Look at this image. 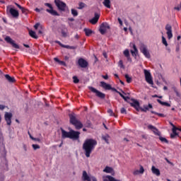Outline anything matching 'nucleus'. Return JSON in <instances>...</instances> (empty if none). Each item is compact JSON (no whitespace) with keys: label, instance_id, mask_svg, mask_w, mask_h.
<instances>
[{"label":"nucleus","instance_id":"obj_56","mask_svg":"<svg viewBox=\"0 0 181 181\" xmlns=\"http://www.w3.org/2000/svg\"><path fill=\"white\" fill-rule=\"evenodd\" d=\"M0 110H1V111H4V110H5V105H0Z\"/></svg>","mask_w":181,"mask_h":181},{"label":"nucleus","instance_id":"obj_26","mask_svg":"<svg viewBox=\"0 0 181 181\" xmlns=\"http://www.w3.org/2000/svg\"><path fill=\"white\" fill-rule=\"evenodd\" d=\"M103 4L104 6H105L108 9L111 8V1H110V0H104Z\"/></svg>","mask_w":181,"mask_h":181},{"label":"nucleus","instance_id":"obj_31","mask_svg":"<svg viewBox=\"0 0 181 181\" xmlns=\"http://www.w3.org/2000/svg\"><path fill=\"white\" fill-rule=\"evenodd\" d=\"M54 62H57V63H59V64H60L61 66H66V62H64V61H60L57 57L54 58Z\"/></svg>","mask_w":181,"mask_h":181},{"label":"nucleus","instance_id":"obj_59","mask_svg":"<svg viewBox=\"0 0 181 181\" xmlns=\"http://www.w3.org/2000/svg\"><path fill=\"white\" fill-rule=\"evenodd\" d=\"M157 115L158 117H165V115L162 114V113H157Z\"/></svg>","mask_w":181,"mask_h":181},{"label":"nucleus","instance_id":"obj_58","mask_svg":"<svg viewBox=\"0 0 181 181\" xmlns=\"http://www.w3.org/2000/svg\"><path fill=\"white\" fill-rule=\"evenodd\" d=\"M175 93L177 97H180V93H179V91L177 90Z\"/></svg>","mask_w":181,"mask_h":181},{"label":"nucleus","instance_id":"obj_42","mask_svg":"<svg viewBox=\"0 0 181 181\" xmlns=\"http://www.w3.org/2000/svg\"><path fill=\"white\" fill-rule=\"evenodd\" d=\"M34 151H36V149H40V146L37 145V144H33L32 145Z\"/></svg>","mask_w":181,"mask_h":181},{"label":"nucleus","instance_id":"obj_23","mask_svg":"<svg viewBox=\"0 0 181 181\" xmlns=\"http://www.w3.org/2000/svg\"><path fill=\"white\" fill-rule=\"evenodd\" d=\"M82 177L84 181H91V177L88 176L86 171H83Z\"/></svg>","mask_w":181,"mask_h":181},{"label":"nucleus","instance_id":"obj_53","mask_svg":"<svg viewBox=\"0 0 181 181\" xmlns=\"http://www.w3.org/2000/svg\"><path fill=\"white\" fill-rule=\"evenodd\" d=\"M175 136H177V133L175 131V134L173 132V134H170V138L173 139Z\"/></svg>","mask_w":181,"mask_h":181},{"label":"nucleus","instance_id":"obj_45","mask_svg":"<svg viewBox=\"0 0 181 181\" xmlns=\"http://www.w3.org/2000/svg\"><path fill=\"white\" fill-rule=\"evenodd\" d=\"M120 97H122V98H123V100H124V101H127V100H129V97L128 96H124L122 93L119 95Z\"/></svg>","mask_w":181,"mask_h":181},{"label":"nucleus","instance_id":"obj_54","mask_svg":"<svg viewBox=\"0 0 181 181\" xmlns=\"http://www.w3.org/2000/svg\"><path fill=\"white\" fill-rule=\"evenodd\" d=\"M139 170H136L133 172V175H134V176H136L138 175H139Z\"/></svg>","mask_w":181,"mask_h":181},{"label":"nucleus","instance_id":"obj_43","mask_svg":"<svg viewBox=\"0 0 181 181\" xmlns=\"http://www.w3.org/2000/svg\"><path fill=\"white\" fill-rule=\"evenodd\" d=\"M73 80H74V83H75V84H77V83H78L80 81V80H78V78H77V76H73Z\"/></svg>","mask_w":181,"mask_h":181},{"label":"nucleus","instance_id":"obj_25","mask_svg":"<svg viewBox=\"0 0 181 181\" xmlns=\"http://www.w3.org/2000/svg\"><path fill=\"white\" fill-rule=\"evenodd\" d=\"M103 172H105V173H114V169L111 167L106 166Z\"/></svg>","mask_w":181,"mask_h":181},{"label":"nucleus","instance_id":"obj_7","mask_svg":"<svg viewBox=\"0 0 181 181\" xmlns=\"http://www.w3.org/2000/svg\"><path fill=\"white\" fill-rule=\"evenodd\" d=\"M89 90L92 93L95 94L96 97H98V98H101L102 100H104V98H105V95L103 92H100V90H97L95 88L90 86Z\"/></svg>","mask_w":181,"mask_h":181},{"label":"nucleus","instance_id":"obj_16","mask_svg":"<svg viewBox=\"0 0 181 181\" xmlns=\"http://www.w3.org/2000/svg\"><path fill=\"white\" fill-rule=\"evenodd\" d=\"M78 64L80 67H82V69H86V67L88 66V62H87L84 59L80 58L78 61Z\"/></svg>","mask_w":181,"mask_h":181},{"label":"nucleus","instance_id":"obj_21","mask_svg":"<svg viewBox=\"0 0 181 181\" xmlns=\"http://www.w3.org/2000/svg\"><path fill=\"white\" fill-rule=\"evenodd\" d=\"M151 172L156 176H160V170L158 168H155V165L151 167Z\"/></svg>","mask_w":181,"mask_h":181},{"label":"nucleus","instance_id":"obj_46","mask_svg":"<svg viewBox=\"0 0 181 181\" xmlns=\"http://www.w3.org/2000/svg\"><path fill=\"white\" fill-rule=\"evenodd\" d=\"M21 10L22 13H24L25 15H26L28 13V9L22 7V8Z\"/></svg>","mask_w":181,"mask_h":181},{"label":"nucleus","instance_id":"obj_62","mask_svg":"<svg viewBox=\"0 0 181 181\" xmlns=\"http://www.w3.org/2000/svg\"><path fill=\"white\" fill-rule=\"evenodd\" d=\"M127 58L128 62H132V59H131V57H126Z\"/></svg>","mask_w":181,"mask_h":181},{"label":"nucleus","instance_id":"obj_28","mask_svg":"<svg viewBox=\"0 0 181 181\" xmlns=\"http://www.w3.org/2000/svg\"><path fill=\"white\" fill-rule=\"evenodd\" d=\"M157 103H158L161 105H165V107H170V104L168 103L167 102H163L160 99H157Z\"/></svg>","mask_w":181,"mask_h":181},{"label":"nucleus","instance_id":"obj_64","mask_svg":"<svg viewBox=\"0 0 181 181\" xmlns=\"http://www.w3.org/2000/svg\"><path fill=\"white\" fill-rule=\"evenodd\" d=\"M35 12H40V8H36L35 9Z\"/></svg>","mask_w":181,"mask_h":181},{"label":"nucleus","instance_id":"obj_37","mask_svg":"<svg viewBox=\"0 0 181 181\" xmlns=\"http://www.w3.org/2000/svg\"><path fill=\"white\" fill-rule=\"evenodd\" d=\"M118 66L120 67V69H125V66H124V62L122 60H119L118 62Z\"/></svg>","mask_w":181,"mask_h":181},{"label":"nucleus","instance_id":"obj_33","mask_svg":"<svg viewBox=\"0 0 181 181\" xmlns=\"http://www.w3.org/2000/svg\"><path fill=\"white\" fill-rule=\"evenodd\" d=\"M71 15L73 16H74V17L78 16V11H77V10H76L74 8H71Z\"/></svg>","mask_w":181,"mask_h":181},{"label":"nucleus","instance_id":"obj_11","mask_svg":"<svg viewBox=\"0 0 181 181\" xmlns=\"http://www.w3.org/2000/svg\"><path fill=\"white\" fill-rule=\"evenodd\" d=\"M4 119L7 125H11V124H12V113L6 112Z\"/></svg>","mask_w":181,"mask_h":181},{"label":"nucleus","instance_id":"obj_48","mask_svg":"<svg viewBox=\"0 0 181 181\" xmlns=\"http://www.w3.org/2000/svg\"><path fill=\"white\" fill-rule=\"evenodd\" d=\"M139 172L141 175L144 174V172H145V169H144V167L142 165L140 166V170H139Z\"/></svg>","mask_w":181,"mask_h":181},{"label":"nucleus","instance_id":"obj_14","mask_svg":"<svg viewBox=\"0 0 181 181\" xmlns=\"http://www.w3.org/2000/svg\"><path fill=\"white\" fill-rule=\"evenodd\" d=\"M59 29L61 30V33L62 35V37H67V36L69 35V31H68L67 28L66 27V25H61V26L59 27Z\"/></svg>","mask_w":181,"mask_h":181},{"label":"nucleus","instance_id":"obj_18","mask_svg":"<svg viewBox=\"0 0 181 181\" xmlns=\"http://www.w3.org/2000/svg\"><path fill=\"white\" fill-rule=\"evenodd\" d=\"M148 129H151V131L155 134V135L160 136V132L156 127H153L152 124H149L148 126Z\"/></svg>","mask_w":181,"mask_h":181},{"label":"nucleus","instance_id":"obj_19","mask_svg":"<svg viewBox=\"0 0 181 181\" xmlns=\"http://www.w3.org/2000/svg\"><path fill=\"white\" fill-rule=\"evenodd\" d=\"M132 107H134L136 111H139V102L136 100H132V103H130Z\"/></svg>","mask_w":181,"mask_h":181},{"label":"nucleus","instance_id":"obj_39","mask_svg":"<svg viewBox=\"0 0 181 181\" xmlns=\"http://www.w3.org/2000/svg\"><path fill=\"white\" fill-rule=\"evenodd\" d=\"M177 131H180L181 132V127H176L174 126V129H173V133L176 134Z\"/></svg>","mask_w":181,"mask_h":181},{"label":"nucleus","instance_id":"obj_47","mask_svg":"<svg viewBox=\"0 0 181 181\" xmlns=\"http://www.w3.org/2000/svg\"><path fill=\"white\" fill-rule=\"evenodd\" d=\"M84 6H86V4L84 3H79V7L78 9H83V8H84Z\"/></svg>","mask_w":181,"mask_h":181},{"label":"nucleus","instance_id":"obj_15","mask_svg":"<svg viewBox=\"0 0 181 181\" xmlns=\"http://www.w3.org/2000/svg\"><path fill=\"white\" fill-rule=\"evenodd\" d=\"M9 13L13 16V18H19V11H18L16 9L13 8H11L9 9H7Z\"/></svg>","mask_w":181,"mask_h":181},{"label":"nucleus","instance_id":"obj_49","mask_svg":"<svg viewBox=\"0 0 181 181\" xmlns=\"http://www.w3.org/2000/svg\"><path fill=\"white\" fill-rule=\"evenodd\" d=\"M149 110V107H148V106H144L143 109H141V111H143L144 112H146V111Z\"/></svg>","mask_w":181,"mask_h":181},{"label":"nucleus","instance_id":"obj_30","mask_svg":"<svg viewBox=\"0 0 181 181\" xmlns=\"http://www.w3.org/2000/svg\"><path fill=\"white\" fill-rule=\"evenodd\" d=\"M29 35L31 37H33V39H37V36L36 35V33L33 30L29 31Z\"/></svg>","mask_w":181,"mask_h":181},{"label":"nucleus","instance_id":"obj_40","mask_svg":"<svg viewBox=\"0 0 181 181\" xmlns=\"http://www.w3.org/2000/svg\"><path fill=\"white\" fill-rule=\"evenodd\" d=\"M57 43H59L62 47H64L65 49H70V45H62L59 41L57 42Z\"/></svg>","mask_w":181,"mask_h":181},{"label":"nucleus","instance_id":"obj_55","mask_svg":"<svg viewBox=\"0 0 181 181\" xmlns=\"http://www.w3.org/2000/svg\"><path fill=\"white\" fill-rule=\"evenodd\" d=\"M117 21H118V22H119L120 26H122V20H121V18H117Z\"/></svg>","mask_w":181,"mask_h":181},{"label":"nucleus","instance_id":"obj_29","mask_svg":"<svg viewBox=\"0 0 181 181\" xmlns=\"http://www.w3.org/2000/svg\"><path fill=\"white\" fill-rule=\"evenodd\" d=\"M83 30L85 32L86 36H90L93 33V30H91L88 29V28H84Z\"/></svg>","mask_w":181,"mask_h":181},{"label":"nucleus","instance_id":"obj_57","mask_svg":"<svg viewBox=\"0 0 181 181\" xmlns=\"http://www.w3.org/2000/svg\"><path fill=\"white\" fill-rule=\"evenodd\" d=\"M102 77H103V78H104L105 80H108V75H103Z\"/></svg>","mask_w":181,"mask_h":181},{"label":"nucleus","instance_id":"obj_63","mask_svg":"<svg viewBox=\"0 0 181 181\" xmlns=\"http://www.w3.org/2000/svg\"><path fill=\"white\" fill-rule=\"evenodd\" d=\"M68 21H70V22H74V18H68Z\"/></svg>","mask_w":181,"mask_h":181},{"label":"nucleus","instance_id":"obj_6","mask_svg":"<svg viewBox=\"0 0 181 181\" xmlns=\"http://www.w3.org/2000/svg\"><path fill=\"white\" fill-rule=\"evenodd\" d=\"M144 73L146 83H148V84H151V86H153V79H152V75L151 74V71L144 69Z\"/></svg>","mask_w":181,"mask_h":181},{"label":"nucleus","instance_id":"obj_13","mask_svg":"<svg viewBox=\"0 0 181 181\" xmlns=\"http://www.w3.org/2000/svg\"><path fill=\"white\" fill-rule=\"evenodd\" d=\"M80 138V132L74 130L70 131L69 139H78Z\"/></svg>","mask_w":181,"mask_h":181},{"label":"nucleus","instance_id":"obj_27","mask_svg":"<svg viewBox=\"0 0 181 181\" xmlns=\"http://www.w3.org/2000/svg\"><path fill=\"white\" fill-rule=\"evenodd\" d=\"M5 77L8 83H15V78L11 77V76L6 74Z\"/></svg>","mask_w":181,"mask_h":181},{"label":"nucleus","instance_id":"obj_10","mask_svg":"<svg viewBox=\"0 0 181 181\" xmlns=\"http://www.w3.org/2000/svg\"><path fill=\"white\" fill-rule=\"evenodd\" d=\"M165 30L167 36H168V39L169 40H170V39H172V37H173V33H172V25H170V24H167L165 25Z\"/></svg>","mask_w":181,"mask_h":181},{"label":"nucleus","instance_id":"obj_1","mask_svg":"<svg viewBox=\"0 0 181 181\" xmlns=\"http://www.w3.org/2000/svg\"><path fill=\"white\" fill-rule=\"evenodd\" d=\"M97 146V141L93 139H88L85 141L83 144V149L85 152V156L86 158H90L91 152L94 151L95 146Z\"/></svg>","mask_w":181,"mask_h":181},{"label":"nucleus","instance_id":"obj_44","mask_svg":"<svg viewBox=\"0 0 181 181\" xmlns=\"http://www.w3.org/2000/svg\"><path fill=\"white\" fill-rule=\"evenodd\" d=\"M30 139H32L33 141H37V142H40V139H37V138H34L32 136V135L30 134Z\"/></svg>","mask_w":181,"mask_h":181},{"label":"nucleus","instance_id":"obj_41","mask_svg":"<svg viewBox=\"0 0 181 181\" xmlns=\"http://www.w3.org/2000/svg\"><path fill=\"white\" fill-rule=\"evenodd\" d=\"M123 54L125 56V57H129V50L125 49L123 52Z\"/></svg>","mask_w":181,"mask_h":181},{"label":"nucleus","instance_id":"obj_38","mask_svg":"<svg viewBox=\"0 0 181 181\" xmlns=\"http://www.w3.org/2000/svg\"><path fill=\"white\" fill-rule=\"evenodd\" d=\"M159 139L160 141H161V142H164L165 144H169V141L165 137L160 136Z\"/></svg>","mask_w":181,"mask_h":181},{"label":"nucleus","instance_id":"obj_4","mask_svg":"<svg viewBox=\"0 0 181 181\" xmlns=\"http://www.w3.org/2000/svg\"><path fill=\"white\" fill-rule=\"evenodd\" d=\"M139 50L146 59H151V53H149L148 47L145 44L140 45Z\"/></svg>","mask_w":181,"mask_h":181},{"label":"nucleus","instance_id":"obj_2","mask_svg":"<svg viewBox=\"0 0 181 181\" xmlns=\"http://www.w3.org/2000/svg\"><path fill=\"white\" fill-rule=\"evenodd\" d=\"M0 152L1 155V165L3 168H6V170H8V160H6V148L5 147V144L3 143L0 146Z\"/></svg>","mask_w":181,"mask_h":181},{"label":"nucleus","instance_id":"obj_50","mask_svg":"<svg viewBox=\"0 0 181 181\" xmlns=\"http://www.w3.org/2000/svg\"><path fill=\"white\" fill-rule=\"evenodd\" d=\"M175 11H180L181 9V4H180L177 6L174 7Z\"/></svg>","mask_w":181,"mask_h":181},{"label":"nucleus","instance_id":"obj_12","mask_svg":"<svg viewBox=\"0 0 181 181\" xmlns=\"http://www.w3.org/2000/svg\"><path fill=\"white\" fill-rule=\"evenodd\" d=\"M5 40L6 42H7V43H10L11 45L13 46V47H14V49H19V45L16 43H15V41L13 40H12V38H11V37L7 36L5 37Z\"/></svg>","mask_w":181,"mask_h":181},{"label":"nucleus","instance_id":"obj_8","mask_svg":"<svg viewBox=\"0 0 181 181\" xmlns=\"http://www.w3.org/2000/svg\"><path fill=\"white\" fill-rule=\"evenodd\" d=\"M108 29H110V25L107 23H103L100 26L99 32L101 35H105Z\"/></svg>","mask_w":181,"mask_h":181},{"label":"nucleus","instance_id":"obj_5","mask_svg":"<svg viewBox=\"0 0 181 181\" xmlns=\"http://www.w3.org/2000/svg\"><path fill=\"white\" fill-rule=\"evenodd\" d=\"M54 3L59 11L62 12H64L66 11V8H67L66 3L62 1L61 0H54Z\"/></svg>","mask_w":181,"mask_h":181},{"label":"nucleus","instance_id":"obj_22","mask_svg":"<svg viewBox=\"0 0 181 181\" xmlns=\"http://www.w3.org/2000/svg\"><path fill=\"white\" fill-rule=\"evenodd\" d=\"M100 86L101 87H103V88H105V90H111V85L104 82V81H101L100 82Z\"/></svg>","mask_w":181,"mask_h":181},{"label":"nucleus","instance_id":"obj_17","mask_svg":"<svg viewBox=\"0 0 181 181\" xmlns=\"http://www.w3.org/2000/svg\"><path fill=\"white\" fill-rule=\"evenodd\" d=\"M100 19V14L95 13V16L89 21L90 23L92 25H95L97 22H98V20Z\"/></svg>","mask_w":181,"mask_h":181},{"label":"nucleus","instance_id":"obj_9","mask_svg":"<svg viewBox=\"0 0 181 181\" xmlns=\"http://www.w3.org/2000/svg\"><path fill=\"white\" fill-rule=\"evenodd\" d=\"M45 6H47L48 8H49V9H47V12H48V13H50L51 15H53V16H59V13H57V11H54L53 9V6H52V4H49V3H45Z\"/></svg>","mask_w":181,"mask_h":181},{"label":"nucleus","instance_id":"obj_60","mask_svg":"<svg viewBox=\"0 0 181 181\" xmlns=\"http://www.w3.org/2000/svg\"><path fill=\"white\" fill-rule=\"evenodd\" d=\"M16 6H18V8H19V9H22V8H23L22 6L18 4V3H16Z\"/></svg>","mask_w":181,"mask_h":181},{"label":"nucleus","instance_id":"obj_20","mask_svg":"<svg viewBox=\"0 0 181 181\" xmlns=\"http://www.w3.org/2000/svg\"><path fill=\"white\" fill-rule=\"evenodd\" d=\"M62 139H66V138L70 139V132H66L64 129H62Z\"/></svg>","mask_w":181,"mask_h":181},{"label":"nucleus","instance_id":"obj_36","mask_svg":"<svg viewBox=\"0 0 181 181\" xmlns=\"http://www.w3.org/2000/svg\"><path fill=\"white\" fill-rule=\"evenodd\" d=\"M40 28V29H43V26H42L40 25V23H37L35 25H34V28L37 30V28Z\"/></svg>","mask_w":181,"mask_h":181},{"label":"nucleus","instance_id":"obj_3","mask_svg":"<svg viewBox=\"0 0 181 181\" xmlns=\"http://www.w3.org/2000/svg\"><path fill=\"white\" fill-rule=\"evenodd\" d=\"M70 122L72 125H74L76 129H81L83 128V123L80 120L77 119L76 115L70 114L69 115Z\"/></svg>","mask_w":181,"mask_h":181},{"label":"nucleus","instance_id":"obj_35","mask_svg":"<svg viewBox=\"0 0 181 181\" xmlns=\"http://www.w3.org/2000/svg\"><path fill=\"white\" fill-rule=\"evenodd\" d=\"M162 43L164 45V46L168 47V41H166V38L163 36H162Z\"/></svg>","mask_w":181,"mask_h":181},{"label":"nucleus","instance_id":"obj_51","mask_svg":"<svg viewBox=\"0 0 181 181\" xmlns=\"http://www.w3.org/2000/svg\"><path fill=\"white\" fill-rule=\"evenodd\" d=\"M107 112H108V114H110V115L111 117H112V115H114V112H112V110H111V109H109V110H107Z\"/></svg>","mask_w":181,"mask_h":181},{"label":"nucleus","instance_id":"obj_61","mask_svg":"<svg viewBox=\"0 0 181 181\" xmlns=\"http://www.w3.org/2000/svg\"><path fill=\"white\" fill-rule=\"evenodd\" d=\"M91 180L92 181H97V178H95V177L92 176L91 177Z\"/></svg>","mask_w":181,"mask_h":181},{"label":"nucleus","instance_id":"obj_52","mask_svg":"<svg viewBox=\"0 0 181 181\" xmlns=\"http://www.w3.org/2000/svg\"><path fill=\"white\" fill-rule=\"evenodd\" d=\"M120 112H121V114H127V110H125L124 107H122L120 110Z\"/></svg>","mask_w":181,"mask_h":181},{"label":"nucleus","instance_id":"obj_32","mask_svg":"<svg viewBox=\"0 0 181 181\" xmlns=\"http://www.w3.org/2000/svg\"><path fill=\"white\" fill-rule=\"evenodd\" d=\"M104 141L106 142V144H109L108 141H110V135L105 134L102 136Z\"/></svg>","mask_w":181,"mask_h":181},{"label":"nucleus","instance_id":"obj_24","mask_svg":"<svg viewBox=\"0 0 181 181\" xmlns=\"http://www.w3.org/2000/svg\"><path fill=\"white\" fill-rule=\"evenodd\" d=\"M133 49L134 50H131L132 55L136 57V54H138V49L136 48V45H135V44L133 45Z\"/></svg>","mask_w":181,"mask_h":181},{"label":"nucleus","instance_id":"obj_34","mask_svg":"<svg viewBox=\"0 0 181 181\" xmlns=\"http://www.w3.org/2000/svg\"><path fill=\"white\" fill-rule=\"evenodd\" d=\"M124 77H125L127 83H131L132 81V78L131 77H129V75L125 74Z\"/></svg>","mask_w":181,"mask_h":181}]
</instances>
